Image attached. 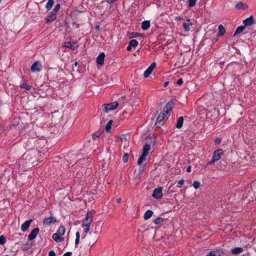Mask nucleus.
Returning a JSON list of instances; mask_svg holds the SVG:
<instances>
[{"mask_svg":"<svg viewBox=\"0 0 256 256\" xmlns=\"http://www.w3.org/2000/svg\"><path fill=\"white\" fill-rule=\"evenodd\" d=\"M221 142V138H216L215 140H214V144H220Z\"/></svg>","mask_w":256,"mask_h":256,"instance_id":"39","label":"nucleus"},{"mask_svg":"<svg viewBox=\"0 0 256 256\" xmlns=\"http://www.w3.org/2000/svg\"><path fill=\"white\" fill-rule=\"evenodd\" d=\"M164 218L160 217L155 220L154 221V223L156 225H161L164 224Z\"/></svg>","mask_w":256,"mask_h":256,"instance_id":"25","label":"nucleus"},{"mask_svg":"<svg viewBox=\"0 0 256 256\" xmlns=\"http://www.w3.org/2000/svg\"><path fill=\"white\" fill-rule=\"evenodd\" d=\"M54 4V0H48V2H47L46 8L48 10H50L53 6Z\"/></svg>","mask_w":256,"mask_h":256,"instance_id":"27","label":"nucleus"},{"mask_svg":"<svg viewBox=\"0 0 256 256\" xmlns=\"http://www.w3.org/2000/svg\"><path fill=\"white\" fill-rule=\"evenodd\" d=\"M150 149V144H146L142 148V153L138 161V163L139 164H142L143 162L146 160V157L148 156Z\"/></svg>","mask_w":256,"mask_h":256,"instance_id":"2","label":"nucleus"},{"mask_svg":"<svg viewBox=\"0 0 256 256\" xmlns=\"http://www.w3.org/2000/svg\"><path fill=\"white\" fill-rule=\"evenodd\" d=\"M116 200L118 203H120L121 201V198H118V199H117Z\"/></svg>","mask_w":256,"mask_h":256,"instance_id":"51","label":"nucleus"},{"mask_svg":"<svg viewBox=\"0 0 256 256\" xmlns=\"http://www.w3.org/2000/svg\"><path fill=\"white\" fill-rule=\"evenodd\" d=\"M105 54L104 52L100 53L96 58V62L98 64L102 65L104 62Z\"/></svg>","mask_w":256,"mask_h":256,"instance_id":"15","label":"nucleus"},{"mask_svg":"<svg viewBox=\"0 0 256 256\" xmlns=\"http://www.w3.org/2000/svg\"><path fill=\"white\" fill-rule=\"evenodd\" d=\"M24 68H23V70H26V69L27 68V67H26V66H24Z\"/></svg>","mask_w":256,"mask_h":256,"instance_id":"52","label":"nucleus"},{"mask_svg":"<svg viewBox=\"0 0 256 256\" xmlns=\"http://www.w3.org/2000/svg\"><path fill=\"white\" fill-rule=\"evenodd\" d=\"M184 180L183 179H181L178 182V188H181L182 186L184 184Z\"/></svg>","mask_w":256,"mask_h":256,"instance_id":"38","label":"nucleus"},{"mask_svg":"<svg viewBox=\"0 0 256 256\" xmlns=\"http://www.w3.org/2000/svg\"><path fill=\"white\" fill-rule=\"evenodd\" d=\"M56 19V14H54L52 11H51L48 15L47 16L46 18V23L48 24L50 22H52L54 20Z\"/></svg>","mask_w":256,"mask_h":256,"instance_id":"10","label":"nucleus"},{"mask_svg":"<svg viewBox=\"0 0 256 256\" xmlns=\"http://www.w3.org/2000/svg\"><path fill=\"white\" fill-rule=\"evenodd\" d=\"M6 242V238L4 236H0V244H4Z\"/></svg>","mask_w":256,"mask_h":256,"instance_id":"36","label":"nucleus"},{"mask_svg":"<svg viewBox=\"0 0 256 256\" xmlns=\"http://www.w3.org/2000/svg\"><path fill=\"white\" fill-rule=\"evenodd\" d=\"M186 172H191V166H188L186 168Z\"/></svg>","mask_w":256,"mask_h":256,"instance_id":"45","label":"nucleus"},{"mask_svg":"<svg viewBox=\"0 0 256 256\" xmlns=\"http://www.w3.org/2000/svg\"><path fill=\"white\" fill-rule=\"evenodd\" d=\"M24 68H23V70H26V69L27 68V67H26V66H24Z\"/></svg>","mask_w":256,"mask_h":256,"instance_id":"53","label":"nucleus"},{"mask_svg":"<svg viewBox=\"0 0 256 256\" xmlns=\"http://www.w3.org/2000/svg\"><path fill=\"white\" fill-rule=\"evenodd\" d=\"M196 0H188V6L190 7H192L194 6L196 4Z\"/></svg>","mask_w":256,"mask_h":256,"instance_id":"35","label":"nucleus"},{"mask_svg":"<svg viewBox=\"0 0 256 256\" xmlns=\"http://www.w3.org/2000/svg\"><path fill=\"white\" fill-rule=\"evenodd\" d=\"M74 44H76V43H72L70 42H66L64 43L63 46L67 48H70L71 50H74L76 48V46H74Z\"/></svg>","mask_w":256,"mask_h":256,"instance_id":"20","label":"nucleus"},{"mask_svg":"<svg viewBox=\"0 0 256 256\" xmlns=\"http://www.w3.org/2000/svg\"><path fill=\"white\" fill-rule=\"evenodd\" d=\"M77 64H78V62H76L74 63V65H75V66H77Z\"/></svg>","mask_w":256,"mask_h":256,"instance_id":"56","label":"nucleus"},{"mask_svg":"<svg viewBox=\"0 0 256 256\" xmlns=\"http://www.w3.org/2000/svg\"><path fill=\"white\" fill-rule=\"evenodd\" d=\"M176 84L178 85H182L183 84V80L182 78H180L177 82Z\"/></svg>","mask_w":256,"mask_h":256,"instance_id":"41","label":"nucleus"},{"mask_svg":"<svg viewBox=\"0 0 256 256\" xmlns=\"http://www.w3.org/2000/svg\"><path fill=\"white\" fill-rule=\"evenodd\" d=\"M153 214V212L151 210H146L144 216V220H148L150 219L152 216Z\"/></svg>","mask_w":256,"mask_h":256,"instance_id":"18","label":"nucleus"},{"mask_svg":"<svg viewBox=\"0 0 256 256\" xmlns=\"http://www.w3.org/2000/svg\"><path fill=\"white\" fill-rule=\"evenodd\" d=\"M118 106V102H115L108 104H104L102 106V108L104 112L108 113V112L116 109Z\"/></svg>","mask_w":256,"mask_h":256,"instance_id":"5","label":"nucleus"},{"mask_svg":"<svg viewBox=\"0 0 256 256\" xmlns=\"http://www.w3.org/2000/svg\"><path fill=\"white\" fill-rule=\"evenodd\" d=\"M66 232L65 228L64 226H60L58 229V230L57 232L58 234L59 235H61L62 236H63V235Z\"/></svg>","mask_w":256,"mask_h":256,"instance_id":"26","label":"nucleus"},{"mask_svg":"<svg viewBox=\"0 0 256 256\" xmlns=\"http://www.w3.org/2000/svg\"><path fill=\"white\" fill-rule=\"evenodd\" d=\"M184 122V118L182 116H180L178 118L176 124V127L178 128H180L183 124Z\"/></svg>","mask_w":256,"mask_h":256,"instance_id":"21","label":"nucleus"},{"mask_svg":"<svg viewBox=\"0 0 256 256\" xmlns=\"http://www.w3.org/2000/svg\"><path fill=\"white\" fill-rule=\"evenodd\" d=\"M143 170V167H142V166H140V170H139V171L140 172H142Z\"/></svg>","mask_w":256,"mask_h":256,"instance_id":"50","label":"nucleus"},{"mask_svg":"<svg viewBox=\"0 0 256 256\" xmlns=\"http://www.w3.org/2000/svg\"><path fill=\"white\" fill-rule=\"evenodd\" d=\"M200 183L198 181H194L193 183V186L196 189L200 187Z\"/></svg>","mask_w":256,"mask_h":256,"instance_id":"34","label":"nucleus"},{"mask_svg":"<svg viewBox=\"0 0 256 256\" xmlns=\"http://www.w3.org/2000/svg\"><path fill=\"white\" fill-rule=\"evenodd\" d=\"M112 120H110L105 126V130L106 132H108L111 128Z\"/></svg>","mask_w":256,"mask_h":256,"instance_id":"31","label":"nucleus"},{"mask_svg":"<svg viewBox=\"0 0 256 256\" xmlns=\"http://www.w3.org/2000/svg\"><path fill=\"white\" fill-rule=\"evenodd\" d=\"M54 8L58 11L60 8V4H56Z\"/></svg>","mask_w":256,"mask_h":256,"instance_id":"43","label":"nucleus"},{"mask_svg":"<svg viewBox=\"0 0 256 256\" xmlns=\"http://www.w3.org/2000/svg\"><path fill=\"white\" fill-rule=\"evenodd\" d=\"M32 219L26 221L24 223H23L21 226V230L23 232L26 231L30 226V223L32 222Z\"/></svg>","mask_w":256,"mask_h":256,"instance_id":"12","label":"nucleus"},{"mask_svg":"<svg viewBox=\"0 0 256 256\" xmlns=\"http://www.w3.org/2000/svg\"><path fill=\"white\" fill-rule=\"evenodd\" d=\"M62 236L59 235L57 232H56L52 234V238L56 242H61L64 240V238H62Z\"/></svg>","mask_w":256,"mask_h":256,"instance_id":"16","label":"nucleus"},{"mask_svg":"<svg viewBox=\"0 0 256 256\" xmlns=\"http://www.w3.org/2000/svg\"><path fill=\"white\" fill-rule=\"evenodd\" d=\"M80 234L79 232H76V238L75 240V244H78L80 242Z\"/></svg>","mask_w":256,"mask_h":256,"instance_id":"33","label":"nucleus"},{"mask_svg":"<svg viewBox=\"0 0 256 256\" xmlns=\"http://www.w3.org/2000/svg\"><path fill=\"white\" fill-rule=\"evenodd\" d=\"M94 214L95 211L94 210H90L87 212L86 217L82 221V226H90L92 222Z\"/></svg>","mask_w":256,"mask_h":256,"instance_id":"4","label":"nucleus"},{"mask_svg":"<svg viewBox=\"0 0 256 256\" xmlns=\"http://www.w3.org/2000/svg\"><path fill=\"white\" fill-rule=\"evenodd\" d=\"M224 154L223 150L221 148L218 149L214 151L212 159L206 165L212 164L216 162H218L221 158V156Z\"/></svg>","mask_w":256,"mask_h":256,"instance_id":"3","label":"nucleus"},{"mask_svg":"<svg viewBox=\"0 0 256 256\" xmlns=\"http://www.w3.org/2000/svg\"><path fill=\"white\" fill-rule=\"evenodd\" d=\"M56 222V219L54 216H50L44 220L43 224L45 226H50L51 224H54Z\"/></svg>","mask_w":256,"mask_h":256,"instance_id":"9","label":"nucleus"},{"mask_svg":"<svg viewBox=\"0 0 256 256\" xmlns=\"http://www.w3.org/2000/svg\"><path fill=\"white\" fill-rule=\"evenodd\" d=\"M236 8L238 9H245L246 6H245L244 5V4L242 2H238L236 4Z\"/></svg>","mask_w":256,"mask_h":256,"instance_id":"30","label":"nucleus"},{"mask_svg":"<svg viewBox=\"0 0 256 256\" xmlns=\"http://www.w3.org/2000/svg\"><path fill=\"white\" fill-rule=\"evenodd\" d=\"M176 20H183L182 18V17H180V16H176Z\"/></svg>","mask_w":256,"mask_h":256,"instance_id":"46","label":"nucleus"},{"mask_svg":"<svg viewBox=\"0 0 256 256\" xmlns=\"http://www.w3.org/2000/svg\"><path fill=\"white\" fill-rule=\"evenodd\" d=\"M245 27L244 26H238L235 32H234V36H235L236 35L238 34H240L241 32H242L244 29Z\"/></svg>","mask_w":256,"mask_h":256,"instance_id":"24","label":"nucleus"},{"mask_svg":"<svg viewBox=\"0 0 256 256\" xmlns=\"http://www.w3.org/2000/svg\"><path fill=\"white\" fill-rule=\"evenodd\" d=\"M150 27V22L148 20H144L142 24V28L143 30H146Z\"/></svg>","mask_w":256,"mask_h":256,"instance_id":"19","label":"nucleus"},{"mask_svg":"<svg viewBox=\"0 0 256 256\" xmlns=\"http://www.w3.org/2000/svg\"><path fill=\"white\" fill-rule=\"evenodd\" d=\"M52 12H54V14H56L58 12V10H56L54 8L53 10H52Z\"/></svg>","mask_w":256,"mask_h":256,"instance_id":"49","label":"nucleus"},{"mask_svg":"<svg viewBox=\"0 0 256 256\" xmlns=\"http://www.w3.org/2000/svg\"><path fill=\"white\" fill-rule=\"evenodd\" d=\"M243 252V248L241 247H237L232 249L231 252L232 254H236Z\"/></svg>","mask_w":256,"mask_h":256,"instance_id":"22","label":"nucleus"},{"mask_svg":"<svg viewBox=\"0 0 256 256\" xmlns=\"http://www.w3.org/2000/svg\"><path fill=\"white\" fill-rule=\"evenodd\" d=\"M24 68H23V70H26V69L27 68V67H26V66H24Z\"/></svg>","mask_w":256,"mask_h":256,"instance_id":"54","label":"nucleus"},{"mask_svg":"<svg viewBox=\"0 0 256 256\" xmlns=\"http://www.w3.org/2000/svg\"><path fill=\"white\" fill-rule=\"evenodd\" d=\"M174 103L170 101L164 107L163 110L161 112L156 118L154 126L160 127L164 124V121L165 118H168L170 114V112L174 107Z\"/></svg>","mask_w":256,"mask_h":256,"instance_id":"1","label":"nucleus"},{"mask_svg":"<svg viewBox=\"0 0 256 256\" xmlns=\"http://www.w3.org/2000/svg\"><path fill=\"white\" fill-rule=\"evenodd\" d=\"M156 67V62L152 63L150 66L145 70L144 74V78H148L149 76L152 74V70Z\"/></svg>","mask_w":256,"mask_h":256,"instance_id":"8","label":"nucleus"},{"mask_svg":"<svg viewBox=\"0 0 256 256\" xmlns=\"http://www.w3.org/2000/svg\"><path fill=\"white\" fill-rule=\"evenodd\" d=\"M162 187H158L156 188L152 193V196L156 199H160L162 196Z\"/></svg>","mask_w":256,"mask_h":256,"instance_id":"6","label":"nucleus"},{"mask_svg":"<svg viewBox=\"0 0 256 256\" xmlns=\"http://www.w3.org/2000/svg\"><path fill=\"white\" fill-rule=\"evenodd\" d=\"M86 234H85L84 236H82V238H84L86 236Z\"/></svg>","mask_w":256,"mask_h":256,"instance_id":"57","label":"nucleus"},{"mask_svg":"<svg viewBox=\"0 0 256 256\" xmlns=\"http://www.w3.org/2000/svg\"><path fill=\"white\" fill-rule=\"evenodd\" d=\"M84 232L86 234L90 230V226H84Z\"/></svg>","mask_w":256,"mask_h":256,"instance_id":"40","label":"nucleus"},{"mask_svg":"<svg viewBox=\"0 0 256 256\" xmlns=\"http://www.w3.org/2000/svg\"><path fill=\"white\" fill-rule=\"evenodd\" d=\"M132 48V47L128 44V46H127L126 49L128 51H130L131 50Z\"/></svg>","mask_w":256,"mask_h":256,"instance_id":"47","label":"nucleus"},{"mask_svg":"<svg viewBox=\"0 0 256 256\" xmlns=\"http://www.w3.org/2000/svg\"><path fill=\"white\" fill-rule=\"evenodd\" d=\"M48 256H56V254L53 250L49 252Z\"/></svg>","mask_w":256,"mask_h":256,"instance_id":"42","label":"nucleus"},{"mask_svg":"<svg viewBox=\"0 0 256 256\" xmlns=\"http://www.w3.org/2000/svg\"><path fill=\"white\" fill-rule=\"evenodd\" d=\"M20 87L22 88L26 89L27 90H29L31 89V86L28 84L24 80H22L21 82Z\"/></svg>","mask_w":256,"mask_h":256,"instance_id":"17","label":"nucleus"},{"mask_svg":"<svg viewBox=\"0 0 256 256\" xmlns=\"http://www.w3.org/2000/svg\"><path fill=\"white\" fill-rule=\"evenodd\" d=\"M254 23V18L252 16L246 18L243 20V24L244 26H249Z\"/></svg>","mask_w":256,"mask_h":256,"instance_id":"13","label":"nucleus"},{"mask_svg":"<svg viewBox=\"0 0 256 256\" xmlns=\"http://www.w3.org/2000/svg\"><path fill=\"white\" fill-rule=\"evenodd\" d=\"M24 68H23V70H26V69L27 68V67H26V66H24Z\"/></svg>","mask_w":256,"mask_h":256,"instance_id":"55","label":"nucleus"},{"mask_svg":"<svg viewBox=\"0 0 256 256\" xmlns=\"http://www.w3.org/2000/svg\"><path fill=\"white\" fill-rule=\"evenodd\" d=\"M71 252H66L63 256H71Z\"/></svg>","mask_w":256,"mask_h":256,"instance_id":"44","label":"nucleus"},{"mask_svg":"<svg viewBox=\"0 0 256 256\" xmlns=\"http://www.w3.org/2000/svg\"><path fill=\"white\" fill-rule=\"evenodd\" d=\"M168 84H169V82H165L164 84V87H166V86H168Z\"/></svg>","mask_w":256,"mask_h":256,"instance_id":"48","label":"nucleus"},{"mask_svg":"<svg viewBox=\"0 0 256 256\" xmlns=\"http://www.w3.org/2000/svg\"><path fill=\"white\" fill-rule=\"evenodd\" d=\"M192 24L190 20L188 19V22H184L182 26L184 31L188 32L190 30V26H192Z\"/></svg>","mask_w":256,"mask_h":256,"instance_id":"14","label":"nucleus"},{"mask_svg":"<svg viewBox=\"0 0 256 256\" xmlns=\"http://www.w3.org/2000/svg\"><path fill=\"white\" fill-rule=\"evenodd\" d=\"M42 68V64L39 61L35 62L32 66L30 70L34 72H40Z\"/></svg>","mask_w":256,"mask_h":256,"instance_id":"7","label":"nucleus"},{"mask_svg":"<svg viewBox=\"0 0 256 256\" xmlns=\"http://www.w3.org/2000/svg\"><path fill=\"white\" fill-rule=\"evenodd\" d=\"M101 132L100 131H97L94 134H92V138L94 140H96L98 138L100 135Z\"/></svg>","mask_w":256,"mask_h":256,"instance_id":"32","label":"nucleus"},{"mask_svg":"<svg viewBox=\"0 0 256 256\" xmlns=\"http://www.w3.org/2000/svg\"><path fill=\"white\" fill-rule=\"evenodd\" d=\"M39 231L40 230L38 228L34 229L28 235V240H34L36 237Z\"/></svg>","mask_w":256,"mask_h":256,"instance_id":"11","label":"nucleus"},{"mask_svg":"<svg viewBox=\"0 0 256 256\" xmlns=\"http://www.w3.org/2000/svg\"><path fill=\"white\" fill-rule=\"evenodd\" d=\"M128 44L133 48L136 47L138 44V42L136 40H132L129 42Z\"/></svg>","mask_w":256,"mask_h":256,"instance_id":"29","label":"nucleus"},{"mask_svg":"<svg viewBox=\"0 0 256 256\" xmlns=\"http://www.w3.org/2000/svg\"><path fill=\"white\" fill-rule=\"evenodd\" d=\"M218 28V36H223L226 32V30H225V29H224V26L222 24H220V25H219Z\"/></svg>","mask_w":256,"mask_h":256,"instance_id":"23","label":"nucleus"},{"mask_svg":"<svg viewBox=\"0 0 256 256\" xmlns=\"http://www.w3.org/2000/svg\"><path fill=\"white\" fill-rule=\"evenodd\" d=\"M206 256H222L220 252L218 251H212Z\"/></svg>","mask_w":256,"mask_h":256,"instance_id":"28","label":"nucleus"},{"mask_svg":"<svg viewBox=\"0 0 256 256\" xmlns=\"http://www.w3.org/2000/svg\"><path fill=\"white\" fill-rule=\"evenodd\" d=\"M128 154H125L122 158V160L124 162H128Z\"/></svg>","mask_w":256,"mask_h":256,"instance_id":"37","label":"nucleus"}]
</instances>
